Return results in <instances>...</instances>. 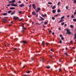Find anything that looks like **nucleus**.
I'll list each match as a JSON object with an SVG mask.
<instances>
[{"label": "nucleus", "instance_id": "nucleus-1", "mask_svg": "<svg viewBox=\"0 0 76 76\" xmlns=\"http://www.w3.org/2000/svg\"><path fill=\"white\" fill-rule=\"evenodd\" d=\"M22 26H23V28H22V29L21 30V32L23 33V34H25V30L26 29V28H25V27H24V24L23 23H22Z\"/></svg>", "mask_w": 76, "mask_h": 76}, {"label": "nucleus", "instance_id": "nucleus-2", "mask_svg": "<svg viewBox=\"0 0 76 76\" xmlns=\"http://www.w3.org/2000/svg\"><path fill=\"white\" fill-rule=\"evenodd\" d=\"M65 31H66V32H67V33H66V34H71V32L70 31V30H69V29L68 28H66V29H65Z\"/></svg>", "mask_w": 76, "mask_h": 76}, {"label": "nucleus", "instance_id": "nucleus-3", "mask_svg": "<svg viewBox=\"0 0 76 76\" xmlns=\"http://www.w3.org/2000/svg\"><path fill=\"white\" fill-rule=\"evenodd\" d=\"M40 10L41 8L39 7H38L37 8V10H36L35 11L36 13H37V12H39V10Z\"/></svg>", "mask_w": 76, "mask_h": 76}, {"label": "nucleus", "instance_id": "nucleus-4", "mask_svg": "<svg viewBox=\"0 0 76 76\" xmlns=\"http://www.w3.org/2000/svg\"><path fill=\"white\" fill-rule=\"evenodd\" d=\"M33 8L34 9H36V6H35V4H32Z\"/></svg>", "mask_w": 76, "mask_h": 76}, {"label": "nucleus", "instance_id": "nucleus-5", "mask_svg": "<svg viewBox=\"0 0 76 76\" xmlns=\"http://www.w3.org/2000/svg\"><path fill=\"white\" fill-rule=\"evenodd\" d=\"M24 5H25L24 4H23L19 5V6L20 7H23Z\"/></svg>", "mask_w": 76, "mask_h": 76}, {"label": "nucleus", "instance_id": "nucleus-6", "mask_svg": "<svg viewBox=\"0 0 76 76\" xmlns=\"http://www.w3.org/2000/svg\"><path fill=\"white\" fill-rule=\"evenodd\" d=\"M18 18H19V17H17L16 18V17L14 16L13 19L15 20H16V19H18Z\"/></svg>", "mask_w": 76, "mask_h": 76}, {"label": "nucleus", "instance_id": "nucleus-7", "mask_svg": "<svg viewBox=\"0 0 76 76\" xmlns=\"http://www.w3.org/2000/svg\"><path fill=\"white\" fill-rule=\"evenodd\" d=\"M32 14L33 15H36V13L35 11H33L32 12Z\"/></svg>", "mask_w": 76, "mask_h": 76}, {"label": "nucleus", "instance_id": "nucleus-8", "mask_svg": "<svg viewBox=\"0 0 76 76\" xmlns=\"http://www.w3.org/2000/svg\"><path fill=\"white\" fill-rule=\"evenodd\" d=\"M41 61L42 62L44 63V58H41Z\"/></svg>", "mask_w": 76, "mask_h": 76}, {"label": "nucleus", "instance_id": "nucleus-9", "mask_svg": "<svg viewBox=\"0 0 76 76\" xmlns=\"http://www.w3.org/2000/svg\"><path fill=\"white\" fill-rule=\"evenodd\" d=\"M3 19H4V22H7V19H6V18H3Z\"/></svg>", "mask_w": 76, "mask_h": 76}, {"label": "nucleus", "instance_id": "nucleus-10", "mask_svg": "<svg viewBox=\"0 0 76 76\" xmlns=\"http://www.w3.org/2000/svg\"><path fill=\"white\" fill-rule=\"evenodd\" d=\"M23 44H27V42L25 40H23Z\"/></svg>", "mask_w": 76, "mask_h": 76}, {"label": "nucleus", "instance_id": "nucleus-11", "mask_svg": "<svg viewBox=\"0 0 76 76\" xmlns=\"http://www.w3.org/2000/svg\"><path fill=\"white\" fill-rule=\"evenodd\" d=\"M45 44V42H44V41H43L42 43V45L43 46H44Z\"/></svg>", "mask_w": 76, "mask_h": 76}, {"label": "nucleus", "instance_id": "nucleus-12", "mask_svg": "<svg viewBox=\"0 0 76 76\" xmlns=\"http://www.w3.org/2000/svg\"><path fill=\"white\" fill-rule=\"evenodd\" d=\"M74 39H76V34L75 33V34L74 35Z\"/></svg>", "mask_w": 76, "mask_h": 76}, {"label": "nucleus", "instance_id": "nucleus-13", "mask_svg": "<svg viewBox=\"0 0 76 76\" xmlns=\"http://www.w3.org/2000/svg\"><path fill=\"white\" fill-rule=\"evenodd\" d=\"M71 18H75V16H74V15H73V14H72V15L71 16Z\"/></svg>", "mask_w": 76, "mask_h": 76}, {"label": "nucleus", "instance_id": "nucleus-14", "mask_svg": "<svg viewBox=\"0 0 76 76\" xmlns=\"http://www.w3.org/2000/svg\"><path fill=\"white\" fill-rule=\"evenodd\" d=\"M11 6H18V5L17 4H11Z\"/></svg>", "mask_w": 76, "mask_h": 76}, {"label": "nucleus", "instance_id": "nucleus-15", "mask_svg": "<svg viewBox=\"0 0 76 76\" xmlns=\"http://www.w3.org/2000/svg\"><path fill=\"white\" fill-rule=\"evenodd\" d=\"M15 9V7H10V10H13V9Z\"/></svg>", "mask_w": 76, "mask_h": 76}, {"label": "nucleus", "instance_id": "nucleus-16", "mask_svg": "<svg viewBox=\"0 0 76 76\" xmlns=\"http://www.w3.org/2000/svg\"><path fill=\"white\" fill-rule=\"evenodd\" d=\"M52 12L53 13H55V12H56V11L54 10H53Z\"/></svg>", "mask_w": 76, "mask_h": 76}, {"label": "nucleus", "instance_id": "nucleus-17", "mask_svg": "<svg viewBox=\"0 0 76 76\" xmlns=\"http://www.w3.org/2000/svg\"><path fill=\"white\" fill-rule=\"evenodd\" d=\"M34 60H35V59L33 58H31V61H34Z\"/></svg>", "mask_w": 76, "mask_h": 76}, {"label": "nucleus", "instance_id": "nucleus-18", "mask_svg": "<svg viewBox=\"0 0 76 76\" xmlns=\"http://www.w3.org/2000/svg\"><path fill=\"white\" fill-rule=\"evenodd\" d=\"M18 13H19L20 14H21V13H22V12L21 11H19L18 12Z\"/></svg>", "mask_w": 76, "mask_h": 76}, {"label": "nucleus", "instance_id": "nucleus-19", "mask_svg": "<svg viewBox=\"0 0 76 76\" xmlns=\"http://www.w3.org/2000/svg\"><path fill=\"white\" fill-rule=\"evenodd\" d=\"M36 25H41V24L39 23H36Z\"/></svg>", "mask_w": 76, "mask_h": 76}, {"label": "nucleus", "instance_id": "nucleus-20", "mask_svg": "<svg viewBox=\"0 0 76 76\" xmlns=\"http://www.w3.org/2000/svg\"><path fill=\"white\" fill-rule=\"evenodd\" d=\"M12 11H11V10H10L9 11H8V12H7V13H9V14H10V13H11L12 12Z\"/></svg>", "mask_w": 76, "mask_h": 76}, {"label": "nucleus", "instance_id": "nucleus-21", "mask_svg": "<svg viewBox=\"0 0 76 76\" xmlns=\"http://www.w3.org/2000/svg\"><path fill=\"white\" fill-rule=\"evenodd\" d=\"M56 8V6L55 5L53 7H52V9H54Z\"/></svg>", "mask_w": 76, "mask_h": 76}, {"label": "nucleus", "instance_id": "nucleus-22", "mask_svg": "<svg viewBox=\"0 0 76 76\" xmlns=\"http://www.w3.org/2000/svg\"><path fill=\"white\" fill-rule=\"evenodd\" d=\"M3 15L4 16H6V15H7V13H4L3 14Z\"/></svg>", "mask_w": 76, "mask_h": 76}, {"label": "nucleus", "instance_id": "nucleus-23", "mask_svg": "<svg viewBox=\"0 0 76 76\" xmlns=\"http://www.w3.org/2000/svg\"><path fill=\"white\" fill-rule=\"evenodd\" d=\"M40 18L41 19V20H44V19L42 17H40Z\"/></svg>", "mask_w": 76, "mask_h": 76}, {"label": "nucleus", "instance_id": "nucleus-24", "mask_svg": "<svg viewBox=\"0 0 76 76\" xmlns=\"http://www.w3.org/2000/svg\"><path fill=\"white\" fill-rule=\"evenodd\" d=\"M60 21H61V22H63V21H64V19H61Z\"/></svg>", "mask_w": 76, "mask_h": 76}, {"label": "nucleus", "instance_id": "nucleus-25", "mask_svg": "<svg viewBox=\"0 0 76 76\" xmlns=\"http://www.w3.org/2000/svg\"><path fill=\"white\" fill-rule=\"evenodd\" d=\"M12 3H14L16 1L15 0H12Z\"/></svg>", "mask_w": 76, "mask_h": 76}, {"label": "nucleus", "instance_id": "nucleus-26", "mask_svg": "<svg viewBox=\"0 0 76 76\" xmlns=\"http://www.w3.org/2000/svg\"><path fill=\"white\" fill-rule=\"evenodd\" d=\"M59 43L60 44H61L62 43V42L61 40H60V41H59Z\"/></svg>", "mask_w": 76, "mask_h": 76}, {"label": "nucleus", "instance_id": "nucleus-27", "mask_svg": "<svg viewBox=\"0 0 76 76\" xmlns=\"http://www.w3.org/2000/svg\"><path fill=\"white\" fill-rule=\"evenodd\" d=\"M64 54H65L66 56H67V53L66 52H65V53H64Z\"/></svg>", "mask_w": 76, "mask_h": 76}, {"label": "nucleus", "instance_id": "nucleus-28", "mask_svg": "<svg viewBox=\"0 0 76 76\" xmlns=\"http://www.w3.org/2000/svg\"><path fill=\"white\" fill-rule=\"evenodd\" d=\"M57 12H58V13H59V12H60V10L59 9H58L57 10Z\"/></svg>", "mask_w": 76, "mask_h": 76}, {"label": "nucleus", "instance_id": "nucleus-29", "mask_svg": "<svg viewBox=\"0 0 76 76\" xmlns=\"http://www.w3.org/2000/svg\"><path fill=\"white\" fill-rule=\"evenodd\" d=\"M73 21H74V22H76V19H73Z\"/></svg>", "mask_w": 76, "mask_h": 76}, {"label": "nucleus", "instance_id": "nucleus-30", "mask_svg": "<svg viewBox=\"0 0 76 76\" xmlns=\"http://www.w3.org/2000/svg\"><path fill=\"white\" fill-rule=\"evenodd\" d=\"M64 18H65L64 16H63L61 18V19H64Z\"/></svg>", "mask_w": 76, "mask_h": 76}, {"label": "nucleus", "instance_id": "nucleus-31", "mask_svg": "<svg viewBox=\"0 0 76 76\" xmlns=\"http://www.w3.org/2000/svg\"><path fill=\"white\" fill-rule=\"evenodd\" d=\"M73 25H70V27L71 28H73Z\"/></svg>", "mask_w": 76, "mask_h": 76}, {"label": "nucleus", "instance_id": "nucleus-32", "mask_svg": "<svg viewBox=\"0 0 76 76\" xmlns=\"http://www.w3.org/2000/svg\"><path fill=\"white\" fill-rule=\"evenodd\" d=\"M59 62H61V61H61V59H59Z\"/></svg>", "mask_w": 76, "mask_h": 76}, {"label": "nucleus", "instance_id": "nucleus-33", "mask_svg": "<svg viewBox=\"0 0 76 76\" xmlns=\"http://www.w3.org/2000/svg\"><path fill=\"white\" fill-rule=\"evenodd\" d=\"M64 22L62 23H61V25H64Z\"/></svg>", "mask_w": 76, "mask_h": 76}, {"label": "nucleus", "instance_id": "nucleus-34", "mask_svg": "<svg viewBox=\"0 0 76 76\" xmlns=\"http://www.w3.org/2000/svg\"><path fill=\"white\" fill-rule=\"evenodd\" d=\"M52 19L53 20H54V19H55V18L54 17H52Z\"/></svg>", "mask_w": 76, "mask_h": 76}, {"label": "nucleus", "instance_id": "nucleus-35", "mask_svg": "<svg viewBox=\"0 0 76 76\" xmlns=\"http://www.w3.org/2000/svg\"><path fill=\"white\" fill-rule=\"evenodd\" d=\"M44 24L45 25H47V22H44Z\"/></svg>", "mask_w": 76, "mask_h": 76}, {"label": "nucleus", "instance_id": "nucleus-36", "mask_svg": "<svg viewBox=\"0 0 76 76\" xmlns=\"http://www.w3.org/2000/svg\"><path fill=\"white\" fill-rule=\"evenodd\" d=\"M61 40H64V38H63V37H61Z\"/></svg>", "mask_w": 76, "mask_h": 76}, {"label": "nucleus", "instance_id": "nucleus-37", "mask_svg": "<svg viewBox=\"0 0 76 76\" xmlns=\"http://www.w3.org/2000/svg\"><path fill=\"white\" fill-rule=\"evenodd\" d=\"M26 72L27 73H30V71H28Z\"/></svg>", "mask_w": 76, "mask_h": 76}, {"label": "nucleus", "instance_id": "nucleus-38", "mask_svg": "<svg viewBox=\"0 0 76 76\" xmlns=\"http://www.w3.org/2000/svg\"><path fill=\"white\" fill-rule=\"evenodd\" d=\"M60 2H58L57 4V5L58 6V5L60 4Z\"/></svg>", "mask_w": 76, "mask_h": 76}, {"label": "nucleus", "instance_id": "nucleus-39", "mask_svg": "<svg viewBox=\"0 0 76 76\" xmlns=\"http://www.w3.org/2000/svg\"><path fill=\"white\" fill-rule=\"evenodd\" d=\"M48 3L49 4H52V3L51 2H48Z\"/></svg>", "mask_w": 76, "mask_h": 76}, {"label": "nucleus", "instance_id": "nucleus-40", "mask_svg": "<svg viewBox=\"0 0 76 76\" xmlns=\"http://www.w3.org/2000/svg\"><path fill=\"white\" fill-rule=\"evenodd\" d=\"M46 68H47V69H50V66H47Z\"/></svg>", "mask_w": 76, "mask_h": 76}, {"label": "nucleus", "instance_id": "nucleus-41", "mask_svg": "<svg viewBox=\"0 0 76 76\" xmlns=\"http://www.w3.org/2000/svg\"><path fill=\"white\" fill-rule=\"evenodd\" d=\"M23 20V18H21V19H19V21H21V20Z\"/></svg>", "mask_w": 76, "mask_h": 76}, {"label": "nucleus", "instance_id": "nucleus-42", "mask_svg": "<svg viewBox=\"0 0 76 76\" xmlns=\"http://www.w3.org/2000/svg\"><path fill=\"white\" fill-rule=\"evenodd\" d=\"M74 3H76V0H74Z\"/></svg>", "mask_w": 76, "mask_h": 76}, {"label": "nucleus", "instance_id": "nucleus-43", "mask_svg": "<svg viewBox=\"0 0 76 76\" xmlns=\"http://www.w3.org/2000/svg\"><path fill=\"white\" fill-rule=\"evenodd\" d=\"M29 8L31 7V4H30L29 6Z\"/></svg>", "mask_w": 76, "mask_h": 76}, {"label": "nucleus", "instance_id": "nucleus-44", "mask_svg": "<svg viewBox=\"0 0 76 76\" xmlns=\"http://www.w3.org/2000/svg\"><path fill=\"white\" fill-rule=\"evenodd\" d=\"M46 45H49V43H48L47 42H46Z\"/></svg>", "mask_w": 76, "mask_h": 76}, {"label": "nucleus", "instance_id": "nucleus-45", "mask_svg": "<svg viewBox=\"0 0 76 76\" xmlns=\"http://www.w3.org/2000/svg\"><path fill=\"white\" fill-rule=\"evenodd\" d=\"M75 12H74V15H76V10H75Z\"/></svg>", "mask_w": 76, "mask_h": 76}, {"label": "nucleus", "instance_id": "nucleus-46", "mask_svg": "<svg viewBox=\"0 0 76 76\" xmlns=\"http://www.w3.org/2000/svg\"><path fill=\"white\" fill-rule=\"evenodd\" d=\"M18 3H19V4H20V3H21V1H18Z\"/></svg>", "mask_w": 76, "mask_h": 76}, {"label": "nucleus", "instance_id": "nucleus-47", "mask_svg": "<svg viewBox=\"0 0 76 76\" xmlns=\"http://www.w3.org/2000/svg\"><path fill=\"white\" fill-rule=\"evenodd\" d=\"M66 9H67V10H68V7H67V6H66Z\"/></svg>", "mask_w": 76, "mask_h": 76}, {"label": "nucleus", "instance_id": "nucleus-48", "mask_svg": "<svg viewBox=\"0 0 76 76\" xmlns=\"http://www.w3.org/2000/svg\"><path fill=\"white\" fill-rule=\"evenodd\" d=\"M36 15V17H38V14H36V15Z\"/></svg>", "mask_w": 76, "mask_h": 76}, {"label": "nucleus", "instance_id": "nucleus-49", "mask_svg": "<svg viewBox=\"0 0 76 76\" xmlns=\"http://www.w3.org/2000/svg\"><path fill=\"white\" fill-rule=\"evenodd\" d=\"M58 15H59V14H57L56 15H55V16H58Z\"/></svg>", "mask_w": 76, "mask_h": 76}, {"label": "nucleus", "instance_id": "nucleus-50", "mask_svg": "<svg viewBox=\"0 0 76 76\" xmlns=\"http://www.w3.org/2000/svg\"><path fill=\"white\" fill-rule=\"evenodd\" d=\"M8 3H12V1H8Z\"/></svg>", "mask_w": 76, "mask_h": 76}, {"label": "nucleus", "instance_id": "nucleus-51", "mask_svg": "<svg viewBox=\"0 0 76 76\" xmlns=\"http://www.w3.org/2000/svg\"><path fill=\"white\" fill-rule=\"evenodd\" d=\"M49 57H50V58H52V56L51 55L49 56Z\"/></svg>", "mask_w": 76, "mask_h": 76}, {"label": "nucleus", "instance_id": "nucleus-52", "mask_svg": "<svg viewBox=\"0 0 76 76\" xmlns=\"http://www.w3.org/2000/svg\"><path fill=\"white\" fill-rule=\"evenodd\" d=\"M14 14V13L13 12L11 14V15H13Z\"/></svg>", "mask_w": 76, "mask_h": 76}, {"label": "nucleus", "instance_id": "nucleus-53", "mask_svg": "<svg viewBox=\"0 0 76 76\" xmlns=\"http://www.w3.org/2000/svg\"><path fill=\"white\" fill-rule=\"evenodd\" d=\"M70 43H71V44H72L73 43V41L72 40L70 42Z\"/></svg>", "mask_w": 76, "mask_h": 76}, {"label": "nucleus", "instance_id": "nucleus-54", "mask_svg": "<svg viewBox=\"0 0 76 76\" xmlns=\"http://www.w3.org/2000/svg\"><path fill=\"white\" fill-rule=\"evenodd\" d=\"M49 33H51V30L49 31Z\"/></svg>", "mask_w": 76, "mask_h": 76}, {"label": "nucleus", "instance_id": "nucleus-55", "mask_svg": "<svg viewBox=\"0 0 76 76\" xmlns=\"http://www.w3.org/2000/svg\"><path fill=\"white\" fill-rule=\"evenodd\" d=\"M14 50H17V48H14Z\"/></svg>", "mask_w": 76, "mask_h": 76}, {"label": "nucleus", "instance_id": "nucleus-56", "mask_svg": "<svg viewBox=\"0 0 76 76\" xmlns=\"http://www.w3.org/2000/svg\"><path fill=\"white\" fill-rule=\"evenodd\" d=\"M10 4H9L7 5V6H8V7H9V6H10Z\"/></svg>", "mask_w": 76, "mask_h": 76}, {"label": "nucleus", "instance_id": "nucleus-57", "mask_svg": "<svg viewBox=\"0 0 76 76\" xmlns=\"http://www.w3.org/2000/svg\"><path fill=\"white\" fill-rule=\"evenodd\" d=\"M64 26H67V24H65Z\"/></svg>", "mask_w": 76, "mask_h": 76}, {"label": "nucleus", "instance_id": "nucleus-58", "mask_svg": "<svg viewBox=\"0 0 76 76\" xmlns=\"http://www.w3.org/2000/svg\"><path fill=\"white\" fill-rule=\"evenodd\" d=\"M25 66H24L22 68L23 69H24V68H25Z\"/></svg>", "mask_w": 76, "mask_h": 76}, {"label": "nucleus", "instance_id": "nucleus-59", "mask_svg": "<svg viewBox=\"0 0 76 76\" xmlns=\"http://www.w3.org/2000/svg\"><path fill=\"white\" fill-rule=\"evenodd\" d=\"M15 12H16V11H14L13 12L14 13H15Z\"/></svg>", "mask_w": 76, "mask_h": 76}, {"label": "nucleus", "instance_id": "nucleus-60", "mask_svg": "<svg viewBox=\"0 0 76 76\" xmlns=\"http://www.w3.org/2000/svg\"><path fill=\"white\" fill-rule=\"evenodd\" d=\"M52 35H54V32L52 33Z\"/></svg>", "mask_w": 76, "mask_h": 76}, {"label": "nucleus", "instance_id": "nucleus-61", "mask_svg": "<svg viewBox=\"0 0 76 76\" xmlns=\"http://www.w3.org/2000/svg\"><path fill=\"white\" fill-rule=\"evenodd\" d=\"M59 71H61V69H59Z\"/></svg>", "mask_w": 76, "mask_h": 76}, {"label": "nucleus", "instance_id": "nucleus-62", "mask_svg": "<svg viewBox=\"0 0 76 76\" xmlns=\"http://www.w3.org/2000/svg\"><path fill=\"white\" fill-rule=\"evenodd\" d=\"M44 15V16H47L46 14H45V15Z\"/></svg>", "mask_w": 76, "mask_h": 76}, {"label": "nucleus", "instance_id": "nucleus-63", "mask_svg": "<svg viewBox=\"0 0 76 76\" xmlns=\"http://www.w3.org/2000/svg\"><path fill=\"white\" fill-rule=\"evenodd\" d=\"M42 16H43V17H44L45 16H44V15H42Z\"/></svg>", "mask_w": 76, "mask_h": 76}, {"label": "nucleus", "instance_id": "nucleus-64", "mask_svg": "<svg viewBox=\"0 0 76 76\" xmlns=\"http://www.w3.org/2000/svg\"><path fill=\"white\" fill-rule=\"evenodd\" d=\"M27 76V75H24V76Z\"/></svg>", "mask_w": 76, "mask_h": 76}]
</instances>
